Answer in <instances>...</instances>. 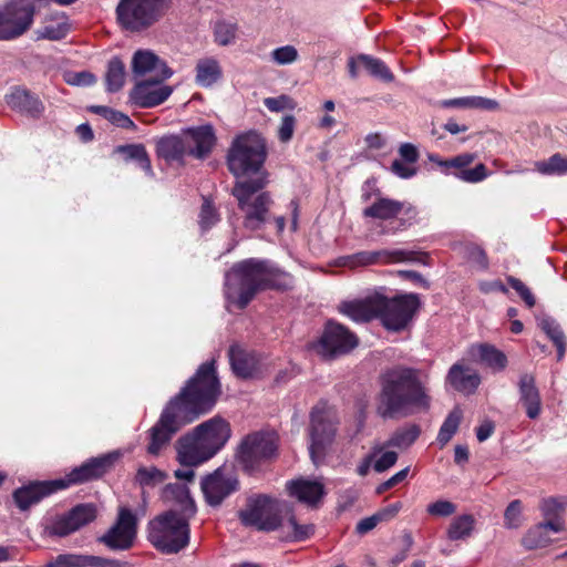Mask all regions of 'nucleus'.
<instances>
[{"mask_svg": "<svg viewBox=\"0 0 567 567\" xmlns=\"http://www.w3.org/2000/svg\"><path fill=\"white\" fill-rule=\"evenodd\" d=\"M378 293L368 296L364 299L343 301L339 306L341 313L348 316L355 322H368L378 318Z\"/></svg>", "mask_w": 567, "mask_h": 567, "instance_id": "bb28decb", "label": "nucleus"}, {"mask_svg": "<svg viewBox=\"0 0 567 567\" xmlns=\"http://www.w3.org/2000/svg\"><path fill=\"white\" fill-rule=\"evenodd\" d=\"M202 491L210 506H218L238 489L239 482L233 470L219 467L202 480Z\"/></svg>", "mask_w": 567, "mask_h": 567, "instance_id": "6ab92c4d", "label": "nucleus"}, {"mask_svg": "<svg viewBox=\"0 0 567 567\" xmlns=\"http://www.w3.org/2000/svg\"><path fill=\"white\" fill-rule=\"evenodd\" d=\"M566 505V503L560 502L558 498L549 497L543 499L539 507L545 520H563L560 513L564 512Z\"/></svg>", "mask_w": 567, "mask_h": 567, "instance_id": "603ef678", "label": "nucleus"}, {"mask_svg": "<svg viewBox=\"0 0 567 567\" xmlns=\"http://www.w3.org/2000/svg\"><path fill=\"white\" fill-rule=\"evenodd\" d=\"M265 137L256 131H249L236 136L227 152L226 162L229 172L236 177L256 174L266 176L262 172L267 158Z\"/></svg>", "mask_w": 567, "mask_h": 567, "instance_id": "39448f33", "label": "nucleus"}, {"mask_svg": "<svg viewBox=\"0 0 567 567\" xmlns=\"http://www.w3.org/2000/svg\"><path fill=\"white\" fill-rule=\"evenodd\" d=\"M446 381L458 392L472 393L481 383L480 375L461 363H455L450 368Z\"/></svg>", "mask_w": 567, "mask_h": 567, "instance_id": "c85d7f7f", "label": "nucleus"}, {"mask_svg": "<svg viewBox=\"0 0 567 567\" xmlns=\"http://www.w3.org/2000/svg\"><path fill=\"white\" fill-rule=\"evenodd\" d=\"M475 159V155L471 153H463L454 158L442 162L441 164L445 167H455V168H464L472 164Z\"/></svg>", "mask_w": 567, "mask_h": 567, "instance_id": "774afa93", "label": "nucleus"}, {"mask_svg": "<svg viewBox=\"0 0 567 567\" xmlns=\"http://www.w3.org/2000/svg\"><path fill=\"white\" fill-rule=\"evenodd\" d=\"M365 218L380 220H398L399 229H406L417 223L419 210L410 202H400L380 196L378 192L375 200L362 212Z\"/></svg>", "mask_w": 567, "mask_h": 567, "instance_id": "ddd939ff", "label": "nucleus"}, {"mask_svg": "<svg viewBox=\"0 0 567 567\" xmlns=\"http://www.w3.org/2000/svg\"><path fill=\"white\" fill-rule=\"evenodd\" d=\"M398 457L399 455L394 451H382L381 455L373 463V470L378 473L385 472L396 463Z\"/></svg>", "mask_w": 567, "mask_h": 567, "instance_id": "680f3d73", "label": "nucleus"}, {"mask_svg": "<svg viewBox=\"0 0 567 567\" xmlns=\"http://www.w3.org/2000/svg\"><path fill=\"white\" fill-rule=\"evenodd\" d=\"M391 171L401 178H410L416 173V169L411 164L404 163L402 159H394Z\"/></svg>", "mask_w": 567, "mask_h": 567, "instance_id": "338daca9", "label": "nucleus"}, {"mask_svg": "<svg viewBox=\"0 0 567 567\" xmlns=\"http://www.w3.org/2000/svg\"><path fill=\"white\" fill-rule=\"evenodd\" d=\"M90 555L60 554L47 567H89Z\"/></svg>", "mask_w": 567, "mask_h": 567, "instance_id": "de8ad7c7", "label": "nucleus"}, {"mask_svg": "<svg viewBox=\"0 0 567 567\" xmlns=\"http://www.w3.org/2000/svg\"><path fill=\"white\" fill-rule=\"evenodd\" d=\"M468 261L475 264L480 269H488L489 262L485 250L476 244L466 243L455 247Z\"/></svg>", "mask_w": 567, "mask_h": 567, "instance_id": "79ce46f5", "label": "nucleus"}, {"mask_svg": "<svg viewBox=\"0 0 567 567\" xmlns=\"http://www.w3.org/2000/svg\"><path fill=\"white\" fill-rule=\"evenodd\" d=\"M162 496L166 502H174L179 506L182 516L192 517L196 512L195 502L189 495V489L182 483H169L162 492Z\"/></svg>", "mask_w": 567, "mask_h": 567, "instance_id": "c756f323", "label": "nucleus"}, {"mask_svg": "<svg viewBox=\"0 0 567 567\" xmlns=\"http://www.w3.org/2000/svg\"><path fill=\"white\" fill-rule=\"evenodd\" d=\"M126 79V69L124 62L118 56L110 59L105 71V84L109 92L120 91Z\"/></svg>", "mask_w": 567, "mask_h": 567, "instance_id": "72a5a7b5", "label": "nucleus"}, {"mask_svg": "<svg viewBox=\"0 0 567 567\" xmlns=\"http://www.w3.org/2000/svg\"><path fill=\"white\" fill-rule=\"evenodd\" d=\"M342 260V265L350 268L395 262H419L426 265L429 255L426 252L406 249H381L374 251H359L343 257Z\"/></svg>", "mask_w": 567, "mask_h": 567, "instance_id": "f3484780", "label": "nucleus"}, {"mask_svg": "<svg viewBox=\"0 0 567 567\" xmlns=\"http://www.w3.org/2000/svg\"><path fill=\"white\" fill-rule=\"evenodd\" d=\"M519 400L526 409L529 419H537L542 411V400L536 386L535 377L530 373H524L518 381Z\"/></svg>", "mask_w": 567, "mask_h": 567, "instance_id": "cd10ccee", "label": "nucleus"}, {"mask_svg": "<svg viewBox=\"0 0 567 567\" xmlns=\"http://www.w3.org/2000/svg\"><path fill=\"white\" fill-rule=\"evenodd\" d=\"M360 61L363 63V70L374 79L385 83L394 80L393 73L381 59L362 53L360 54Z\"/></svg>", "mask_w": 567, "mask_h": 567, "instance_id": "4c0bfd02", "label": "nucleus"}, {"mask_svg": "<svg viewBox=\"0 0 567 567\" xmlns=\"http://www.w3.org/2000/svg\"><path fill=\"white\" fill-rule=\"evenodd\" d=\"M441 106H498V102L481 96H463L444 100L441 102Z\"/></svg>", "mask_w": 567, "mask_h": 567, "instance_id": "09e8293b", "label": "nucleus"}, {"mask_svg": "<svg viewBox=\"0 0 567 567\" xmlns=\"http://www.w3.org/2000/svg\"><path fill=\"white\" fill-rule=\"evenodd\" d=\"M277 435L270 432H256L247 435L237 453L238 461L246 471H254L277 452Z\"/></svg>", "mask_w": 567, "mask_h": 567, "instance_id": "4468645a", "label": "nucleus"}, {"mask_svg": "<svg viewBox=\"0 0 567 567\" xmlns=\"http://www.w3.org/2000/svg\"><path fill=\"white\" fill-rule=\"evenodd\" d=\"M221 76V69L215 59L199 60L196 65V82L205 87L213 85Z\"/></svg>", "mask_w": 567, "mask_h": 567, "instance_id": "c9c22d12", "label": "nucleus"}, {"mask_svg": "<svg viewBox=\"0 0 567 567\" xmlns=\"http://www.w3.org/2000/svg\"><path fill=\"white\" fill-rule=\"evenodd\" d=\"M188 518L174 509L157 515L147 524L148 542L162 554L179 553L189 543Z\"/></svg>", "mask_w": 567, "mask_h": 567, "instance_id": "423d86ee", "label": "nucleus"}, {"mask_svg": "<svg viewBox=\"0 0 567 567\" xmlns=\"http://www.w3.org/2000/svg\"><path fill=\"white\" fill-rule=\"evenodd\" d=\"M375 412L383 420L410 416L427 411L431 396L420 378V371L405 365L385 369L378 378Z\"/></svg>", "mask_w": 567, "mask_h": 567, "instance_id": "f03ea898", "label": "nucleus"}, {"mask_svg": "<svg viewBox=\"0 0 567 567\" xmlns=\"http://www.w3.org/2000/svg\"><path fill=\"white\" fill-rule=\"evenodd\" d=\"M166 478V474L154 467H140L135 475V481L142 487H154L163 483Z\"/></svg>", "mask_w": 567, "mask_h": 567, "instance_id": "c03bdc74", "label": "nucleus"}, {"mask_svg": "<svg viewBox=\"0 0 567 567\" xmlns=\"http://www.w3.org/2000/svg\"><path fill=\"white\" fill-rule=\"evenodd\" d=\"M193 431L212 457L230 437L229 423L220 417H213L197 425Z\"/></svg>", "mask_w": 567, "mask_h": 567, "instance_id": "412c9836", "label": "nucleus"}, {"mask_svg": "<svg viewBox=\"0 0 567 567\" xmlns=\"http://www.w3.org/2000/svg\"><path fill=\"white\" fill-rule=\"evenodd\" d=\"M338 420L326 405H316L310 413V457L315 464L322 461L337 435Z\"/></svg>", "mask_w": 567, "mask_h": 567, "instance_id": "9b49d317", "label": "nucleus"}, {"mask_svg": "<svg viewBox=\"0 0 567 567\" xmlns=\"http://www.w3.org/2000/svg\"><path fill=\"white\" fill-rule=\"evenodd\" d=\"M118 153L126 155V158L135 159L140 166L150 175L153 174L151 159L145 146L142 144L121 145L116 148Z\"/></svg>", "mask_w": 567, "mask_h": 567, "instance_id": "37998d69", "label": "nucleus"}, {"mask_svg": "<svg viewBox=\"0 0 567 567\" xmlns=\"http://www.w3.org/2000/svg\"><path fill=\"white\" fill-rule=\"evenodd\" d=\"M95 113L102 114L104 117L109 118L113 124L118 127L128 128L134 126L133 121L122 112L115 111L113 109H91Z\"/></svg>", "mask_w": 567, "mask_h": 567, "instance_id": "6e6d98bb", "label": "nucleus"}, {"mask_svg": "<svg viewBox=\"0 0 567 567\" xmlns=\"http://www.w3.org/2000/svg\"><path fill=\"white\" fill-rule=\"evenodd\" d=\"M172 0H120L116 19L130 32H142L157 23L167 12Z\"/></svg>", "mask_w": 567, "mask_h": 567, "instance_id": "6e6552de", "label": "nucleus"}, {"mask_svg": "<svg viewBox=\"0 0 567 567\" xmlns=\"http://www.w3.org/2000/svg\"><path fill=\"white\" fill-rule=\"evenodd\" d=\"M537 326L553 342L557 350V360H561L567 349V338L560 324L553 317L542 313L536 317Z\"/></svg>", "mask_w": 567, "mask_h": 567, "instance_id": "2f4dec72", "label": "nucleus"}, {"mask_svg": "<svg viewBox=\"0 0 567 567\" xmlns=\"http://www.w3.org/2000/svg\"><path fill=\"white\" fill-rule=\"evenodd\" d=\"M506 280L508 285L519 295L528 308H533L535 306L536 299L534 295L520 279L513 276H507Z\"/></svg>", "mask_w": 567, "mask_h": 567, "instance_id": "5fc2aeb1", "label": "nucleus"}, {"mask_svg": "<svg viewBox=\"0 0 567 567\" xmlns=\"http://www.w3.org/2000/svg\"><path fill=\"white\" fill-rule=\"evenodd\" d=\"M462 419L463 412L458 406L454 408L449 413L437 434V442L440 443L441 447L445 446L457 432Z\"/></svg>", "mask_w": 567, "mask_h": 567, "instance_id": "58836bf2", "label": "nucleus"}, {"mask_svg": "<svg viewBox=\"0 0 567 567\" xmlns=\"http://www.w3.org/2000/svg\"><path fill=\"white\" fill-rule=\"evenodd\" d=\"M217 221V214L212 204L205 199L199 214V224L202 228L207 229Z\"/></svg>", "mask_w": 567, "mask_h": 567, "instance_id": "e2e57ef3", "label": "nucleus"}, {"mask_svg": "<svg viewBox=\"0 0 567 567\" xmlns=\"http://www.w3.org/2000/svg\"><path fill=\"white\" fill-rule=\"evenodd\" d=\"M66 83L75 86H90L95 83L96 78L89 71L71 72L65 75Z\"/></svg>", "mask_w": 567, "mask_h": 567, "instance_id": "052dcab7", "label": "nucleus"}, {"mask_svg": "<svg viewBox=\"0 0 567 567\" xmlns=\"http://www.w3.org/2000/svg\"><path fill=\"white\" fill-rule=\"evenodd\" d=\"M292 276L269 260L248 258L236 262L225 276V296L238 309H245L260 291L288 290Z\"/></svg>", "mask_w": 567, "mask_h": 567, "instance_id": "7ed1b4c3", "label": "nucleus"}, {"mask_svg": "<svg viewBox=\"0 0 567 567\" xmlns=\"http://www.w3.org/2000/svg\"><path fill=\"white\" fill-rule=\"evenodd\" d=\"M480 360L494 371H503L507 367L506 354L496 347L481 343L475 347Z\"/></svg>", "mask_w": 567, "mask_h": 567, "instance_id": "f704fd0d", "label": "nucleus"}, {"mask_svg": "<svg viewBox=\"0 0 567 567\" xmlns=\"http://www.w3.org/2000/svg\"><path fill=\"white\" fill-rule=\"evenodd\" d=\"M69 28L64 23H60L56 25L50 24L43 27L38 31V37L41 39H48L52 41H58L63 39L68 34Z\"/></svg>", "mask_w": 567, "mask_h": 567, "instance_id": "bf43d9fd", "label": "nucleus"}, {"mask_svg": "<svg viewBox=\"0 0 567 567\" xmlns=\"http://www.w3.org/2000/svg\"><path fill=\"white\" fill-rule=\"evenodd\" d=\"M285 518H287V523L289 527L292 529L291 539L292 540H305L308 539L315 532V526L312 524L300 525L297 523L295 515L292 514V509L289 506V513L285 514Z\"/></svg>", "mask_w": 567, "mask_h": 567, "instance_id": "3c124183", "label": "nucleus"}, {"mask_svg": "<svg viewBox=\"0 0 567 567\" xmlns=\"http://www.w3.org/2000/svg\"><path fill=\"white\" fill-rule=\"evenodd\" d=\"M290 496L309 506H317L326 495L324 485L319 481L299 478L287 483Z\"/></svg>", "mask_w": 567, "mask_h": 567, "instance_id": "393cba45", "label": "nucleus"}, {"mask_svg": "<svg viewBox=\"0 0 567 567\" xmlns=\"http://www.w3.org/2000/svg\"><path fill=\"white\" fill-rule=\"evenodd\" d=\"M288 513L289 505L286 502L258 495L248 498L246 507L238 515L243 525L261 532H271L282 525L285 514Z\"/></svg>", "mask_w": 567, "mask_h": 567, "instance_id": "1a4fd4ad", "label": "nucleus"}, {"mask_svg": "<svg viewBox=\"0 0 567 567\" xmlns=\"http://www.w3.org/2000/svg\"><path fill=\"white\" fill-rule=\"evenodd\" d=\"M487 176L486 167L484 164H478L474 168L462 169L458 177L468 183H477Z\"/></svg>", "mask_w": 567, "mask_h": 567, "instance_id": "0e129e2a", "label": "nucleus"}, {"mask_svg": "<svg viewBox=\"0 0 567 567\" xmlns=\"http://www.w3.org/2000/svg\"><path fill=\"white\" fill-rule=\"evenodd\" d=\"M233 372L241 379L251 378L257 371L256 357L241 349L239 346H231L228 350Z\"/></svg>", "mask_w": 567, "mask_h": 567, "instance_id": "7c9ffc66", "label": "nucleus"}, {"mask_svg": "<svg viewBox=\"0 0 567 567\" xmlns=\"http://www.w3.org/2000/svg\"><path fill=\"white\" fill-rule=\"evenodd\" d=\"M426 512L431 516L449 517L456 512V505L450 501L440 499L430 504Z\"/></svg>", "mask_w": 567, "mask_h": 567, "instance_id": "4d7b16f0", "label": "nucleus"}, {"mask_svg": "<svg viewBox=\"0 0 567 567\" xmlns=\"http://www.w3.org/2000/svg\"><path fill=\"white\" fill-rule=\"evenodd\" d=\"M564 529V520H545L527 530L522 538V545L528 550L544 548L551 543V538L548 535L549 530L559 533Z\"/></svg>", "mask_w": 567, "mask_h": 567, "instance_id": "a878e982", "label": "nucleus"}, {"mask_svg": "<svg viewBox=\"0 0 567 567\" xmlns=\"http://www.w3.org/2000/svg\"><path fill=\"white\" fill-rule=\"evenodd\" d=\"M173 93V87L161 76L138 80L130 91V103L133 106H157Z\"/></svg>", "mask_w": 567, "mask_h": 567, "instance_id": "aec40b11", "label": "nucleus"}, {"mask_svg": "<svg viewBox=\"0 0 567 567\" xmlns=\"http://www.w3.org/2000/svg\"><path fill=\"white\" fill-rule=\"evenodd\" d=\"M238 32V24L230 20L220 19L214 23L215 42L227 47L235 42Z\"/></svg>", "mask_w": 567, "mask_h": 567, "instance_id": "ea45409f", "label": "nucleus"}, {"mask_svg": "<svg viewBox=\"0 0 567 567\" xmlns=\"http://www.w3.org/2000/svg\"><path fill=\"white\" fill-rule=\"evenodd\" d=\"M75 532L76 529L73 528V524L70 520L68 513L55 516L51 519L50 524L45 526V533L49 536L64 537Z\"/></svg>", "mask_w": 567, "mask_h": 567, "instance_id": "a18cd8bd", "label": "nucleus"}, {"mask_svg": "<svg viewBox=\"0 0 567 567\" xmlns=\"http://www.w3.org/2000/svg\"><path fill=\"white\" fill-rule=\"evenodd\" d=\"M66 513L76 530L96 518V507L93 504H79Z\"/></svg>", "mask_w": 567, "mask_h": 567, "instance_id": "a19ab883", "label": "nucleus"}, {"mask_svg": "<svg viewBox=\"0 0 567 567\" xmlns=\"http://www.w3.org/2000/svg\"><path fill=\"white\" fill-rule=\"evenodd\" d=\"M523 505L519 499L512 501L504 513V525L508 529L518 528L522 525Z\"/></svg>", "mask_w": 567, "mask_h": 567, "instance_id": "864d4df0", "label": "nucleus"}, {"mask_svg": "<svg viewBox=\"0 0 567 567\" xmlns=\"http://www.w3.org/2000/svg\"><path fill=\"white\" fill-rule=\"evenodd\" d=\"M267 185L264 174L254 179L237 181L231 194L244 214L243 225L246 229L258 230L270 219L274 200L268 192H260Z\"/></svg>", "mask_w": 567, "mask_h": 567, "instance_id": "20e7f679", "label": "nucleus"}, {"mask_svg": "<svg viewBox=\"0 0 567 567\" xmlns=\"http://www.w3.org/2000/svg\"><path fill=\"white\" fill-rule=\"evenodd\" d=\"M116 458L117 455L115 454H105L92 457L80 466L74 467L65 477L55 480V483L62 491L71 485L83 484L97 480L112 468Z\"/></svg>", "mask_w": 567, "mask_h": 567, "instance_id": "a211bd4d", "label": "nucleus"}, {"mask_svg": "<svg viewBox=\"0 0 567 567\" xmlns=\"http://www.w3.org/2000/svg\"><path fill=\"white\" fill-rule=\"evenodd\" d=\"M421 427L417 424H410L395 430L390 439L381 446H375V451L382 452L386 447H396L400 450L409 449L420 436Z\"/></svg>", "mask_w": 567, "mask_h": 567, "instance_id": "473e14b6", "label": "nucleus"}, {"mask_svg": "<svg viewBox=\"0 0 567 567\" xmlns=\"http://www.w3.org/2000/svg\"><path fill=\"white\" fill-rule=\"evenodd\" d=\"M8 106H35L37 99L23 87H13L10 93L6 94Z\"/></svg>", "mask_w": 567, "mask_h": 567, "instance_id": "8fccbe9b", "label": "nucleus"}, {"mask_svg": "<svg viewBox=\"0 0 567 567\" xmlns=\"http://www.w3.org/2000/svg\"><path fill=\"white\" fill-rule=\"evenodd\" d=\"M216 137L212 126L188 130L183 136L169 135L156 143V154L167 162L179 161L185 155L206 158L215 146Z\"/></svg>", "mask_w": 567, "mask_h": 567, "instance_id": "0eeeda50", "label": "nucleus"}, {"mask_svg": "<svg viewBox=\"0 0 567 567\" xmlns=\"http://www.w3.org/2000/svg\"><path fill=\"white\" fill-rule=\"evenodd\" d=\"M221 394L215 360L202 363L196 373L164 406L148 430L147 453L158 455L184 426L208 413Z\"/></svg>", "mask_w": 567, "mask_h": 567, "instance_id": "f257e3e1", "label": "nucleus"}, {"mask_svg": "<svg viewBox=\"0 0 567 567\" xmlns=\"http://www.w3.org/2000/svg\"><path fill=\"white\" fill-rule=\"evenodd\" d=\"M176 450L177 460L184 466H196L212 457L194 431L177 440Z\"/></svg>", "mask_w": 567, "mask_h": 567, "instance_id": "b1692460", "label": "nucleus"}, {"mask_svg": "<svg viewBox=\"0 0 567 567\" xmlns=\"http://www.w3.org/2000/svg\"><path fill=\"white\" fill-rule=\"evenodd\" d=\"M475 528V518L471 514H463L455 517L446 532L450 540H464L468 538Z\"/></svg>", "mask_w": 567, "mask_h": 567, "instance_id": "e433bc0d", "label": "nucleus"}, {"mask_svg": "<svg viewBox=\"0 0 567 567\" xmlns=\"http://www.w3.org/2000/svg\"><path fill=\"white\" fill-rule=\"evenodd\" d=\"M378 318L384 328L391 331H402L412 321L421 302L415 293L399 295L388 298L378 293Z\"/></svg>", "mask_w": 567, "mask_h": 567, "instance_id": "9d476101", "label": "nucleus"}, {"mask_svg": "<svg viewBox=\"0 0 567 567\" xmlns=\"http://www.w3.org/2000/svg\"><path fill=\"white\" fill-rule=\"evenodd\" d=\"M58 491L61 489L58 487L55 480L34 481L16 489L13 499L21 511H27Z\"/></svg>", "mask_w": 567, "mask_h": 567, "instance_id": "4be33fe9", "label": "nucleus"}, {"mask_svg": "<svg viewBox=\"0 0 567 567\" xmlns=\"http://www.w3.org/2000/svg\"><path fill=\"white\" fill-rule=\"evenodd\" d=\"M295 131V117L291 115L284 116L280 126L278 128V138L282 143H287L291 140Z\"/></svg>", "mask_w": 567, "mask_h": 567, "instance_id": "69168bd1", "label": "nucleus"}, {"mask_svg": "<svg viewBox=\"0 0 567 567\" xmlns=\"http://www.w3.org/2000/svg\"><path fill=\"white\" fill-rule=\"evenodd\" d=\"M131 68L135 78H141L152 72H155V76L162 75V80H167L173 75V71L166 62L151 50L135 51L132 56Z\"/></svg>", "mask_w": 567, "mask_h": 567, "instance_id": "5701e85b", "label": "nucleus"}, {"mask_svg": "<svg viewBox=\"0 0 567 567\" xmlns=\"http://www.w3.org/2000/svg\"><path fill=\"white\" fill-rule=\"evenodd\" d=\"M34 14V3L8 0L3 7H0L1 41L14 40L24 34L33 24Z\"/></svg>", "mask_w": 567, "mask_h": 567, "instance_id": "f8f14e48", "label": "nucleus"}, {"mask_svg": "<svg viewBox=\"0 0 567 567\" xmlns=\"http://www.w3.org/2000/svg\"><path fill=\"white\" fill-rule=\"evenodd\" d=\"M536 168L539 173L551 175V174H565L567 173V157L556 153L550 156L547 161L536 163Z\"/></svg>", "mask_w": 567, "mask_h": 567, "instance_id": "49530a36", "label": "nucleus"}, {"mask_svg": "<svg viewBox=\"0 0 567 567\" xmlns=\"http://www.w3.org/2000/svg\"><path fill=\"white\" fill-rule=\"evenodd\" d=\"M272 59L276 63L280 65L290 64L295 62L298 58V52L292 45H285L277 48L271 53Z\"/></svg>", "mask_w": 567, "mask_h": 567, "instance_id": "13d9d810", "label": "nucleus"}, {"mask_svg": "<svg viewBox=\"0 0 567 567\" xmlns=\"http://www.w3.org/2000/svg\"><path fill=\"white\" fill-rule=\"evenodd\" d=\"M358 346V338L347 327L328 321L320 339L312 349L324 360H332L349 353Z\"/></svg>", "mask_w": 567, "mask_h": 567, "instance_id": "2eb2a0df", "label": "nucleus"}, {"mask_svg": "<svg viewBox=\"0 0 567 567\" xmlns=\"http://www.w3.org/2000/svg\"><path fill=\"white\" fill-rule=\"evenodd\" d=\"M138 517L126 506H120L117 517L109 530L99 538L112 550H128L137 537Z\"/></svg>", "mask_w": 567, "mask_h": 567, "instance_id": "dca6fc26", "label": "nucleus"}]
</instances>
